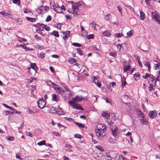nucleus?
Segmentation results:
<instances>
[{
  "instance_id": "7",
  "label": "nucleus",
  "mask_w": 160,
  "mask_h": 160,
  "mask_svg": "<svg viewBox=\"0 0 160 160\" xmlns=\"http://www.w3.org/2000/svg\"><path fill=\"white\" fill-rule=\"evenodd\" d=\"M156 112L152 111L149 113L148 116L151 118H153L154 117H155L156 116Z\"/></svg>"
},
{
  "instance_id": "15",
  "label": "nucleus",
  "mask_w": 160,
  "mask_h": 160,
  "mask_svg": "<svg viewBox=\"0 0 160 160\" xmlns=\"http://www.w3.org/2000/svg\"><path fill=\"white\" fill-rule=\"evenodd\" d=\"M51 34L54 35L55 37H59L58 32L56 31H53L51 33Z\"/></svg>"
},
{
  "instance_id": "61",
  "label": "nucleus",
  "mask_w": 160,
  "mask_h": 160,
  "mask_svg": "<svg viewBox=\"0 0 160 160\" xmlns=\"http://www.w3.org/2000/svg\"><path fill=\"white\" fill-rule=\"evenodd\" d=\"M42 31L38 30H37V32L42 35V36H45V34H43V33L41 32Z\"/></svg>"
},
{
  "instance_id": "10",
  "label": "nucleus",
  "mask_w": 160,
  "mask_h": 160,
  "mask_svg": "<svg viewBox=\"0 0 160 160\" xmlns=\"http://www.w3.org/2000/svg\"><path fill=\"white\" fill-rule=\"evenodd\" d=\"M49 112L50 113H57L58 114L55 108L53 107L50 108Z\"/></svg>"
},
{
  "instance_id": "56",
  "label": "nucleus",
  "mask_w": 160,
  "mask_h": 160,
  "mask_svg": "<svg viewBox=\"0 0 160 160\" xmlns=\"http://www.w3.org/2000/svg\"><path fill=\"white\" fill-rule=\"evenodd\" d=\"M78 8L77 7V6L75 5V3H73V4L72 5V8L73 10H75L76 8Z\"/></svg>"
},
{
  "instance_id": "13",
  "label": "nucleus",
  "mask_w": 160,
  "mask_h": 160,
  "mask_svg": "<svg viewBox=\"0 0 160 160\" xmlns=\"http://www.w3.org/2000/svg\"><path fill=\"white\" fill-rule=\"evenodd\" d=\"M52 100L53 101L57 102L58 100L57 99V96L55 94L53 93L52 94Z\"/></svg>"
},
{
  "instance_id": "46",
  "label": "nucleus",
  "mask_w": 160,
  "mask_h": 160,
  "mask_svg": "<svg viewBox=\"0 0 160 160\" xmlns=\"http://www.w3.org/2000/svg\"><path fill=\"white\" fill-rule=\"evenodd\" d=\"M26 134L27 135L29 136L30 137H32L33 136L32 133L30 132H26Z\"/></svg>"
},
{
  "instance_id": "62",
  "label": "nucleus",
  "mask_w": 160,
  "mask_h": 160,
  "mask_svg": "<svg viewBox=\"0 0 160 160\" xmlns=\"http://www.w3.org/2000/svg\"><path fill=\"white\" fill-rule=\"evenodd\" d=\"M67 120H69V121H74V119L70 118H68V117H66L65 118Z\"/></svg>"
},
{
  "instance_id": "45",
  "label": "nucleus",
  "mask_w": 160,
  "mask_h": 160,
  "mask_svg": "<svg viewBox=\"0 0 160 160\" xmlns=\"http://www.w3.org/2000/svg\"><path fill=\"white\" fill-rule=\"evenodd\" d=\"M74 137L76 138L79 139H81L82 138L81 135L78 134H75L74 135Z\"/></svg>"
},
{
  "instance_id": "49",
  "label": "nucleus",
  "mask_w": 160,
  "mask_h": 160,
  "mask_svg": "<svg viewBox=\"0 0 160 160\" xmlns=\"http://www.w3.org/2000/svg\"><path fill=\"white\" fill-rule=\"evenodd\" d=\"M132 31L131 30L130 31H129L128 32H127V35L129 37H130L132 35Z\"/></svg>"
},
{
  "instance_id": "32",
  "label": "nucleus",
  "mask_w": 160,
  "mask_h": 160,
  "mask_svg": "<svg viewBox=\"0 0 160 160\" xmlns=\"http://www.w3.org/2000/svg\"><path fill=\"white\" fill-rule=\"evenodd\" d=\"M117 46L118 49H119V51H120L121 49L123 47V45L122 43H119L117 45Z\"/></svg>"
},
{
  "instance_id": "55",
  "label": "nucleus",
  "mask_w": 160,
  "mask_h": 160,
  "mask_svg": "<svg viewBox=\"0 0 160 160\" xmlns=\"http://www.w3.org/2000/svg\"><path fill=\"white\" fill-rule=\"evenodd\" d=\"M97 148L100 151L102 152L104 151V150H103L102 148L100 146H98L97 147Z\"/></svg>"
},
{
  "instance_id": "41",
  "label": "nucleus",
  "mask_w": 160,
  "mask_h": 160,
  "mask_svg": "<svg viewBox=\"0 0 160 160\" xmlns=\"http://www.w3.org/2000/svg\"><path fill=\"white\" fill-rule=\"evenodd\" d=\"M123 141L124 142V144H126L127 145L129 143V141L128 139H124Z\"/></svg>"
},
{
  "instance_id": "12",
  "label": "nucleus",
  "mask_w": 160,
  "mask_h": 160,
  "mask_svg": "<svg viewBox=\"0 0 160 160\" xmlns=\"http://www.w3.org/2000/svg\"><path fill=\"white\" fill-rule=\"evenodd\" d=\"M102 115L103 117H105L106 119H108L110 117V115L105 111L102 112Z\"/></svg>"
},
{
  "instance_id": "28",
  "label": "nucleus",
  "mask_w": 160,
  "mask_h": 160,
  "mask_svg": "<svg viewBox=\"0 0 160 160\" xmlns=\"http://www.w3.org/2000/svg\"><path fill=\"white\" fill-rule=\"evenodd\" d=\"M121 158L122 159H123V160H127V158L126 157H123L122 155H119V156H118V158L117 159V160H119V159H120Z\"/></svg>"
},
{
  "instance_id": "26",
  "label": "nucleus",
  "mask_w": 160,
  "mask_h": 160,
  "mask_svg": "<svg viewBox=\"0 0 160 160\" xmlns=\"http://www.w3.org/2000/svg\"><path fill=\"white\" fill-rule=\"evenodd\" d=\"M27 112L29 114H32V113H34V112H33L32 110L30 109L29 108H27Z\"/></svg>"
},
{
  "instance_id": "58",
  "label": "nucleus",
  "mask_w": 160,
  "mask_h": 160,
  "mask_svg": "<svg viewBox=\"0 0 160 160\" xmlns=\"http://www.w3.org/2000/svg\"><path fill=\"white\" fill-rule=\"evenodd\" d=\"M45 56V54L44 53H41L40 54L39 57L42 59H43Z\"/></svg>"
},
{
  "instance_id": "4",
  "label": "nucleus",
  "mask_w": 160,
  "mask_h": 160,
  "mask_svg": "<svg viewBox=\"0 0 160 160\" xmlns=\"http://www.w3.org/2000/svg\"><path fill=\"white\" fill-rule=\"evenodd\" d=\"M64 36L63 38L64 40H66L70 35V31H67L63 32Z\"/></svg>"
},
{
  "instance_id": "59",
  "label": "nucleus",
  "mask_w": 160,
  "mask_h": 160,
  "mask_svg": "<svg viewBox=\"0 0 160 160\" xmlns=\"http://www.w3.org/2000/svg\"><path fill=\"white\" fill-rule=\"evenodd\" d=\"M143 119L144 118H143L142 119H140V121L142 122L143 124H146L147 122L145 120H144Z\"/></svg>"
},
{
  "instance_id": "35",
  "label": "nucleus",
  "mask_w": 160,
  "mask_h": 160,
  "mask_svg": "<svg viewBox=\"0 0 160 160\" xmlns=\"http://www.w3.org/2000/svg\"><path fill=\"white\" fill-rule=\"evenodd\" d=\"M13 2L15 4H18V5L20 4V0H12Z\"/></svg>"
},
{
  "instance_id": "16",
  "label": "nucleus",
  "mask_w": 160,
  "mask_h": 160,
  "mask_svg": "<svg viewBox=\"0 0 160 160\" xmlns=\"http://www.w3.org/2000/svg\"><path fill=\"white\" fill-rule=\"evenodd\" d=\"M26 19L32 22H34L36 20V18H30L28 17H27Z\"/></svg>"
},
{
  "instance_id": "64",
  "label": "nucleus",
  "mask_w": 160,
  "mask_h": 160,
  "mask_svg": "<svg viewBox=\"0 0 160 160\" xmlns=\"http://www.w3.org/2000/svg\"><path fill=\"white\" fill-rule=\"evenodd\" d=\"M14 139V138L13 137L9 136L8 138V140L10 141H12Z\"/></svg>"
},
{
  "instance_id": "33",
  "label": "nucleus",
  "mask_w": 160,
  "mask_h": 160,
  "mask_svg": "<svg viewBox=\"0 0 160 160\" xmlns=\"http://www.w3.org/2000/svg\"><path fill=\"white\" fill-rule=\"evenodd\" d=\"M77 51L78 53L80 55H82V50L80 49V48H77Z\"/></svg>"
},
{
  "instance_id": "48",
  "label": "nucleus",
  "mask_w": 160,
  "mask_h": 160,
  "mask_svg": "<svg viewBox=\"0 0 160 160\" xmlns=\"http://www.w3.org/2000/svg\"><path fill=\"white\" fill-rule=\"evenodd\" d=\"M124 81L123 79L122 80V86L123 88V87L124 86H125L126 84V81Z\"/></svg>"
},
{
  "instance_id": "34",
  "label": "nucleus",
  "mask_w": 160,
  "mask_h": 160,
  "mask_svg": "<svg viewBox=\"0 0 160 160\" xmlns=\"http://www.w3.org/2000/svg\"><path fill=\"white\" fill-rule=\"evenodd\" d=\"M100 48V46L98 45V46H97L95 45V46L93 47V49L95 51H99Z\"/></svg>"
},
{
  "instance_id": "2",
  "label": "nucleus",
  "mask_w": 160,
  "mask_h": 160,
  "mask_svg": "<svg viewBox=\"0 0 160 160\" xmlns=\"http://www.w3.org/2000/svg\"><path fill=\"white\" fill-rule=\"evenodd\" d=\"M38 107L41 109H43L46 104V102L43 99H39L38 101Z\"/></svg>"
},
{
  "instance_id": "52",
  "label": "nucleus",
  "mask_w": 160,
  "mask_h": 160,
  "mask_svg": "<svg viewBox=\"0 0 160 160\" xmlns=\"http://www.w3.org/2000/svg\"><path fill=\"white\" fill-rule=\"evenodd\" d=\"M126 7L128 8V9L130 10L131 11H133L134 9L131 6L126 5Z\"/></svg>"
},
{
  "instance_id": "9",
  "label": "nucleus",
  "mask_w": 160,
  "mask_h": 160,
  "mask_svg": "<svg viewBox=\"0 0 160 160\" xmlns=\"http://www.w3.org/2000/svg\"><path fill=\"white\" fill-rule=\"evenodd\" d=\"M152 17L153 19H154L155 20L158 19V14L157 13L156 11L154 12H152L151 13Z\"/></svg>"
},
{
  "instance_id": "18",
  "label": "nucleus",
  "mask_w": 160,
  "mask_h": 160,
  "mask_svg": "<svg viewBox=\"0 0 160 160\" xmlns=\"http://www.w3.org/2000/svg\"><path fill=\"white\" fill-rule=\"evenodd\" d=\"M140 19L142 20H143L145 18V15L144 13L142 11H141L140 12Z\"/></svg>"
},
{
  "instance_id": "36",
  "label": "nucleus",
  "mask_w": 160,
  "mask_h": 160,
  "mask_svg": "<svg viewBox=\"0 0 160 160\" xmlns=\"http://www.w3.org/2000/svg\"><path fill=\"white\" fill-rule=\"evenodd\" d=\"M94 37V36L93 34H89L87 36V38L89 39H93Z\"/></svg>"
},
{
  "instance_id": "8",
  "label": "nucleus",
  "mask_w": 160,
  "mask_h": 160,
  "mask_svg": "<svg viewBox=\"0 0 160 160\" xmlns=\"http://www.w3.org/2000/svg\"><path fill=\"white\" fill-rule=\"evenodd\" d=\"M72 107H73V108H76L79 110H83V109L82 108V107L79 104H78L75 103L74 105H72Z\"/></svg>"
},
{
  "instance_id": "37",
  "label": "nucleus",
  "mask_w": 160,
  "mask_h": 160,
  "mask_svg": "<svg viewBox=\"0 0 160 160\" xmlns=\"http://www.w3.org/2000/svg\"><path fill=\"white\" fill-rule=\"evenodd\" d=\"M52 18L51 16L48 15L45 21L46 22H49L51 20Z\"/></svg>"
},
{
  "instance_id": "14",
  "label": "nucleus",
  "mask_w": 160,
  "mask_h": 160,
  "mask_svg": "<svg viewBox=\"0 0 160 160\" xmlns=\"http://www.w3.org/2000/svg\"><path fill=\"white\" fill-rule=\"evenodd\" d=\"M54 10L57 13H61L62 12L61 9L60 7H56L55 8H54Z\"/></svg>"
},
{
  "instance_id": "17",
  "label": "nucleus",
  "mask_w": 160,
  "mask_h": 160,
  "mask_svg": "<svg viewBox=\"0 0 160 160\" xmlns=\"http://www.w3.org/2000/svg\"><path fill=\"white\" fill-rule=\"evenodd\" d=\"M74 123L77 125L80 128H84V125L82 123H80L76 122H74Z\"/></svg>"
},
{
  "instance_id": "31",
  "label": "nucleus",
  "mask_w": 160,
  "mask_h": 160,
  "mask_svg": "<svg viewBox=\"0 0 160 160\" xmlns=\"http://www.w3.org/2000/svg\"><path fill=\"white\" fill-rule=\"evenodd\" d=\"M138 113L142 118H144L145 116L144 115L140 110L139 111Z\"/></svg>"
},
{
  "instance_id": "20",
  "label": "nucleus",
  "mask_w": 160,
  "mask_h": 160,
  "mask_svg": "<svg viewBox=\"0 0 160 160\" xmlns=\"http://www.w3.org/2000/svg\"><path fill=\"white\" fill-rule=\"evenodd\" d=\"M131 66L130 65H128L127 66H125L123 68V71L125 72L127 71H128L130 69Z\"/></svg>"
},
{
  "instance_id": "39",
  "label": "nucleus",
  "mask_w": 160,
  "mask_h": 160,
  "mask_svg": "<svg viewBox=\"0 0 160 160\" xmlns=\"http://www.w3.org/2000/svg\"><path fill=\"white\" fill-rule=\"evenodd\" d=\"M75 102L73 99L72 101H69L68 102V103L71 104L72 106V105H74L75 104Z\"/></svg>"
},
{
  "instance_id": "22",
  "label": "nucleus",
  "mask_w": 160,
  "mask_h": 160,
  "mask_svg": "<svg viewBox=\"0 0 160 160\" xmlns=\"http://www.w3.org/2000/svg\"><path fill=\"white\" fill-rule=\"evenodd\" d=\"M2 105L4 107H6V108H7L10 109L11 110H12V111H15V109L13 108L12 107H9V106H8L6 104H5L3 103Z\"/></svg>"
},
{
  "instance_id": "3",
  "label": "nucleus",
  "mask_w": 160,
  "mask_h": 160,
  "mask_svg": "<svg viewBox=\"0 0 160 160\" xmlns=\"http://www.w3.org/2000/svg\"><path fill=\"white\" fill-rule=\"evenodd\" d=\"M34 27L38 28L39 29L38 30L43 31L45 25L43 24H41L40 23H37L33 25Z\"/></svg>"
},
{
  "instance_id": "43",
  "label": "nucleus",
  "mask_w": 160,
  "mask_h": 160,
  "mask_svg": "<svg viewBox=\"0 0 160 160\" xmlns=\"http://www.w3.org/2000/svg\"><path fill=\"white\" fill-rule=\"evenodd\" d=\"M150 75L149 73H146L145 76H142V77L146 79L148 77H150Z\"/></svg>"
},
{
  "instance_id": "11",
  "label": "nucleus",
  "mask_w": 160,
  "mask_h": 160,
  "mask_svg": "<svg viewBox=\"0 0 160 160\" xmlns=\"http://www.w3.org/2000/svg\"><path fill=\"white\" fill-rule=\"evenodd\" d=\"M56 92L57 93L61 95L62 97H64V98L65 97V95H66L64 93V92H66L65 91L61 90V89H60L59 90H57Z\"/></svg>"
},
{
  "instance_id": "50",
  "label": "nucleus",
  "mask_w": 160,
  "mask_h": 160,
  "mask_svg": "<svg viewBox=\"0 0 160 160\" xmlns=\"http://www.w3.org/2000/svg\"><path fill=\"white\" fill-rule=\"evenodd\" d=\"M44 29L47 31H48L50 30V27L49 26H47L46 25H45V27H44Z\"/></svg>"
},
{
  "instance_id": "40",
  "label": "nucleus",
  "mask_w": 160,
  "mask_h": 160,
  "mask_svg": "<svg viewBox=\"0 0 160 160\" xmlns=\"http://www.w3.org/2000/svg\"><path fill=\"white\" fill-rule=\"evenodd\" d=\"M0 13L4 16H6L7 15H10V16H12L11 15H10L9 14H8L6 12H0Z\"/></svg>"
},
{
  "instance_id": "30",
  "label": "nucleus",
  "mask_w": 160,
  "mask_h": 160,
  "mask_svg": "<svg viewBox=\"0 0 160 160\" xmlns=\"http://www.w3.org/2000/svg\"><path fill=\"white\" fill-rule=\"evenodd\" d=\"M30 67L32 69L35 70L37 67L36 64L34 63H31Z\"/></svg>"
},
{
  "instance_id": "24",
  "label": "nucleus",
  "mask_w": 160,
  "mask_h": 160,
  "mask_svg": "<svg viewBox=\"0 0 160 160\" xmlns=\"http://www.w3.org/2000/svg\"><path fill=\"white\" fill-rule=\"evenodd\" d=\"M68 62L70 64H72L74 62H76V60L73 58H70L68 60Z\"/></svg>"
},
{
  "instance_id": "44",
  "label": "nucleus",
  "mask_w": 160,
  "mask_h": 160,
  "mask_svg": "<svg viewBox=\"0 0 160 160\" xmlns=\"http://www.w3.org/2000/svg\"><path fill=\"white\" fill-rule=\"evenodd\" d=\"M72 44L74 46H76V47H80L81 46V44H80L76 43V42H74L72 43Z\"/></svg>"
},
{
  "instance_id": "5",
  "label": "nucleus",
  "mask_w": 160,
  "mask_h": 160,
  "mask_svg": "<svg viewBox=\"0 0 160 160\" xmlns=\"http://www.w3.org/2000/svg\"><path fill=\"white\" fill-rule=\"evenodd\" d=\"M112 134L115 138H118L117 133L118 132V129L117 127H116L114 129H112Z\"/></svg>"
},
{
  "instance_id": "29",
  "label": "nucleus",
  "mask_w": 160,
  "mask_h": 160,
  "mask_svg": "<svg viewBox=\"0 0 160 160\" xmlns=\"http://www.w3.org/2000/svg\"><path fill=\"white\" fill-rule=\"evenodd\" d=\"M45 141L44 140H42L41 142H38L37 144L39 146H42V145H45Z\"/></svg>"
},
{
  "instance_id": "27",
  "label": "nucleus",
  "mask_w": 160,
  "mask_h": 160,
  "mask_svg": "<svg viewBox=\"0 0 160 160\" xmlns=\"http://www.w3.org/2000/svg\"><path fill=\"white\" fill-rule=\"evenodd\" d=\"M92 82L95 83H96L97 82V81H98L97 78L96 76H93L92 78Z\"/></svg>"
},
{
  "instance_id": "53",
  "label": "nucleus",
  "mask_w": 160,
  "mask_h": 160,
  "mask_svg": "<svg viewBox=\"0 0 160 160\" xmlns=\"http://www.w3.org/2000/svg\"><path fill=\"white\" fill-rule=\"evenodd\" d=\"M66 89V92H67V94H68L69 95H70L71 94V92L67 88H65Z\"/></svg>"
},
{
  "instance_id": "19",
  "label": "nucleus",
  "mask_w": 160,
  "mask_h": 160,
  "mask_svg": "<svg viewBox=\"0 0 160 160\" xmlns=\"http://www.w3.org/2000/svg\"><path fill=\"white\" fill-rule=\"evenodd\" d=\"M72 13H73L75 15H79V11L78 8H76L75 10H73Z\"/></svg>"
},
{
  "instance_id": "51",
  "label": "nucleus",
  "mask_w": 160,
  "mask_h": 160,
  "mask_svg": "<svg viewBox=\"0 0 160 160\" xmlns=\"http://www.w3.org/2000/svg\"><path fill=\"white\" fill-rule=\"evenodd\" d=\"M154 65L155 66H154V68L155 69L157 70L159 68V67L160 66L159 63L157 64H154Z\"/></svg>"
},
{
  "instance_id": "54",
  "label": "nucleus",
  "mask_w": 160,
  "mask_h": 160,
  "mask_svg": "<svg viewBox=\"0 0 160 160\" xmlns=\"http://www.w3.org/2000/svg\"><path fill=\"white\" fill-rule=\"evenodd\" d=\"M97 82L96 84L97 85V86L99 88H100L101 86L100 82H99L98 80L97 81Z\"/></svg>"
},
{
  "instance_id": "23",
  "label": "nucleus",
  "mask_w": 160,
  "mask_h": 160,
  "mask_svg": "<svg viewBox=\"0 0 160 160\" xmlns=\"http://www.w3.org/2000/svg\"><path fill=\"white\" fill-rule=\"evenodd\" d=\"M103 34L104 36L108 37L110 35V33L108 31H106L103 32Z\"/></svg>"
},
{
  "instance_id": "6",
  "label": "nucleus",
  "mask_w": 160,
  "mask_h": 160,
  "mask_svg": "<svg viewBox=\"0 0 160 160\" xmlns=\"http://www.w3.org/2000/svg\"><path fill=\"white\" fill-rule=\"evenodd\" d=\"M87 98L85 97L84 98H82V96H76L75 98H74L75 102H77L78 101H81L83 99L86 100Z\"/></svg>"
},
{
  "instance_id": "21",
  "label": "nucleus",
  "mask_w": 160,
  "mask_h": 160,
  "mask_svg": "<svg viewBox=\"0 0 160 160\" xmlns=\"http://www.w3.org/2000/svg\"><path fill=\"white\" fill-rule=\"evenodd\" d=\"M149 84L150 86L149 87V91H151L154 90V89L153 87V84L151 83H150V82L148 81Z\"/></svg>"
},
{
  "instance_id": "38",
  "label": "nucleus",
  "mask_w": 160,
  "mask_h": 160,
  "mask_svg": "<svg viewBox=\"0 0 160 160\" xmlns=\"http://www.w3.org/2000/svg\"><path fill=\"white\" fill-rule=\"evenodd\" d=\"M22 19L20 18H18L17 19V23L19 25H21L22 23Z\"/></svg>"
},
{
  "instance_id": "25",
  "label": "nucleus",
  "mask_w": 160,
  "mask_h": 160,
  "mask_svg": "<svg viewBox=\"0 0 160 160\" xmlns=\"http://www.w3.org/2000/svg\"><path fill=\"white\" fill-rule=\"evenodd\" d=\"M123 34L122 33H116L114 34V36L116 38H120L122 36Z\"/></svg>"
},
{
  "instance_id": "47",
  "label": "nucleus",
  "mask_w": 160,
  "mask_h": 160,
  "mask_svg": "<svg viewBox=\"0 0 160 160\" xmlns=\"http://www.w3.org/2000/svg\"><path fill=\"white\" fill-rule=\"evenodd\" d=\"M101 124H98L97 127V129H95V130H100L102 129V128H102V127L100 126V125Z\"/></svg>"
},
{
  "instance_id": "57",
  "label": "nucleus",
  "mask_w": 160,
  "mask_h": 160,
  "mask_svg": "<svg viewBox=\"0 0 160 160\" xmlns=\"http://www.w3.org/2000/svg\"><path fill=\"white\" fill-rule=\"evenodd\" d=\"M93 22H92V25H93L92 27L94 28V29H96L97 27H98L99 26H98V25L97 24H93Z\"/></svg>"
},
{
  "instance_id": "60",
  "label": "nucleus",
  "mask_w": 160,
  "mask_h": 160,
  "mask_svg": "<svg viewBox=\"0 0 160 160\" xmlns=\"http://www.w3.org/2000/svg\"><path fill=\"white\" fill-rule=\"evenodd\" d=\"M75 5L77 6V7L78 8V6H80L82 4L80 2H75Z\"/></svg>"
},
{
  "instance_id": "63",
  "label": "nucleus",
  "mask_w": 160,
  "mask_h": 160,
  "mask_svg": "<svg viewBox=\"0 0 160 160\" xmlns=\"http://www.w3.org/2000/svg\"><path fill=\"white\" fill-rule=\"evenodd\" d=\"M110 15L108 14L105 16V18L107 20H108L109 19V16Z\"/></svg>"
},
{
  "instance_id": "42",
  "label": "nucleus",
  "mask_w": 160,
  "mask_h": 160,
  "mask_svg": "<svg viewBox=\"0 0 160 160\" xmlns=\"http://www.w3.org/2000/svg\"><path fill=\"white\" fill-rule=\"evenodd\" d=\"M134 79L135 80H137L136 78H135V77H137L138 78H139L140 76V74L139 72H137L135 73L134 74Z\"/></svg>"
},
{
  "instance_id": "1",
  "label": "nucleus",
  "mask_w": 160,
  "mask_h": 160,
  "mask_svg": "<svg viewBox=\"0 0 160 160\" xmlns=\"http://www.w3.org/2000/svg\"><path fill=\"white\" fill-rule=\"evenodd\" d=\"M100 125L102 127V128H103L102 129L100 130H95V131L97 136L101 140H102L105 138L106 136L105 131L107 129L106 126L104 124H101Z\"/></svg>"
}]
</instances>
